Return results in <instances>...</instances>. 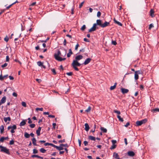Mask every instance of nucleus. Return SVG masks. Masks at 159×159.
Masks as SVG:
<instances>
[{"label": "nucleus", "mask_w": 159, "mask_h": 159, "mask_svg": "<svg viewBox=\"0 0 159 159\" xmlns=\"http://www.w3.org/2000/svg\"><path fill=\"white\" fill-rule=\"evenodd\" d=\"M60 55L61 57H63V55L61 54L60 51L58 50L57 52L54 54V57L56 60L59 61L65 60L66 59L65 58H62L59 56Z\"/></svg>", "instance_id": "obj_1"}, {"label": "nucleus", "mask_w": 159, "mask_h": 159, "mask_svg": "<svg viewBox=\"0 0 159 159\" xmlns=\"http://www.w3.org/2000/svg\"><path fill=\"white\" fill-rule=\"evenodd\" d=\"M0 148H1L0 151L1 152L5 153L8 155L10 154L9 149L7 148L6 147L2 145H0Z\"/></svg>", "instance_id": "obj_2"}, {"label": "nucleus", "mask_w": 159, "mask_h": 159, "mask_svg": "<svg viewBox=\"0 0 159 159\" xmlns=\"http://www.w3.org/2000/svg\"><path fill=\"white\" fill-rule=\"evenodd\" d=\"M147 121V120L146 119H145L140 121H137L136 122V124L137 126H140L145 123Z\"/></svg>", "instance_id": "obj_3"}, {"label": "nucleus", "mask_w": 159, "mask_h": 159, "mask_svg": "<svg viewBox=\"0 0 159 159\" xmlns=\"http://www.w3.org/2000/svg\"><path fill=\"white\" fill-rule=\"evenodd\" d=\"M72 66H80L81 65V64L79 63L78 61L74 60L73 62L71 64Z\"/></svg>", "instance_id": "obj_4"}, {"label": "nucleus", "mask_w": 159, "mask_h": 159, "mask_svg": "<svg viewBox=\"0 0 159 159\" xmlns=\"http://www.w3.org/2000/svg\"><path fill=\"white\" fill-rule=\"evenodd\" d=\"M96 28V24H94L93 27L89 30V32H90L95 31Z\"/></svg>", "instance_id": "obj_5"}, {"label": "nucleus", "mask_w": 159, "mask_h": 159, "mask_svg": "<svg viewBox=\"0 0 159 159\" xmlns=\"http://www.w3.org/2000/svg\"><path fill=\"white\" fill-rule=\"evenodd\" d=\"M109 25L110 23L109 22H107L106 21L104 23L102 24V25L101 26V27L102 28H104L107 26Z\"/></svg>", "instance_id": "obj_6"}, {"label": "nucleus", "mask_w": 159, "mask_h": 159, "mask_svg": "<svg viewBox=\"0 0 159 159\" xmlns=\"http://www.w3.org/2000/svg\"><path fill=\"white\" fill-rule=\"evenodd\" d=\"M121 92L123 94H125L128 93L129 92V90L123 88L121 89Z\"/></svg>", "instance_id": "obj_7"}, {"label": "nucleus", "mask_w": 159, "mask_h": 159, "mask_svg": "<svg viewBox=\"0 0 159 159\" xmlns=\"http://www.w3.org/2000/svg\"><path fill=\"white\" fill-rule=\"evenodd\" d=\"M83 58V56L81 55H79L75 57V60L78 61L81 59H82Z\"/></svg>", "instance_id": "obj_8"}, {"label": "nucleus", "mask_w": 159, "mask_h": 159, "mask_svg": "<svg viewBox=\"0 0 159 159\" xmlns=\"http://www.w3.org/2000/svg\"><path fill=\"white\" fill-rule=\"evenodd\" d=\"M127 153L128 156L130 157H133L135 155L134 152L132 151H129Z\"/></svg>", "instance_id": "obj_9"}, {"label": "nucleus", "mask_w": 159, "mask_h": 159, "mask_svg": "<svg viewBox=\"0 0 159 159\" xmlns=\"http://www.w3.org/2000/svg\"><path fill=\"white\" fill-rule=\"evenodd\" d=\"M91 60V59L90 58H87L85 61H84V64L85 65H87L90 62Z\"/></svg>", "instance_id": "obj_10"}, {"label": "nucleus", "mask_w": 159, "mask_h": 159, "mask_svg": "<svg viewBox=\"0 0 159 159\" xmlns=\"http://www.w3.org/2000/svg\"><path fill=\"white\" fill-rule=\"evenodd\" d=\"M16 129V125H13L12 126H9L7 127V129L9 130L11 129Z\"/></svg>", "instance_id": "obj_11"}, {"label": "nucleus", "mask_w": 159, "mask_h": 159, "mask_svg": "<svg viewBox=\"0 0 159 159\" xmlns=\"http://www.w3.org/2000/svg\"><path fill=\"white\" fill-rule=\"evenodd\" d=\"M41 127H39L36 131V133L38 136H39L40 134V131L41 130Z\"/></svg>", "instance_id": "obj_12"}, {"label": "nucleus", "mask_w": 159, "mask_h": 159, "mask_svg": "<svg viewBox=\"0 0 159 159\" xmlns=\"http://www.w3.org/2000/svg\"><path fill=\"white\" fill-rule=\"evenodd\" d=\"M84 126L85 127V130L86 131H88L89 129V127L88 124L87 123H86L84 124Z\"/></svg>", "instance_id": "obj_13"}, {"label": "nucleus", "mask_w": 159, "mask_h": 159, "mask_svg": "<svg viewBox=\"0 0 159 159\" xmlns=\"http://www.w3.org/2000/svg\"><path fill=\"white\" fill-rule=\"evenodd\" d=\"M154 11L153 9H151L150 11V15L152 17H153L154 16Z\"/></svg>", "instance_id": "obj_14"}, {"label": "nucleus", "mask_w": 159, "mask_h": 159, "mask_svg": "<svg viewBox=\"0 0 159 159\" xmlns=\"http://www.w3.org/2000/svg\"><path fill=\"white\" fill-rule=\"evenodd\" d=\"M113 20L115 23H116V24H117L118 25L122 26V24L120 22L117 21L116 20V19L114 18L113 19Z\"/></svg>", "instance_id": "obj_15"}, {"label": "nucleus", "mask_w": 159, "mask_h": 159, "mask_svg": "<svg viewBox=\"0 0 159 159\" xmlns=\"http://www.w3.org/2000/svg\"><path fill=\"white\" fill-rule=\"evenodd\" d=\"M71 49H70L69 50V52L67 54V56L68 57H69L71 54H73Z\"/></svg>", "instance_id": "obj_16"}, {"label": "nucleus", "mask_w": 159, "mask_h": 159, "mask_svg": "<svg viewBox=\"0 0 159 159\" xmlns=\"http://www.w3.org/2000/svg\"><path fill=\"white\" fill-rule=\"evenodd\" d=\"M95 24H96V25H98L100 26L101 27V26L102 25V23H101V20L100 19L97 20H96V23Z\"/></svg>", "instance_id": "obj_17"}, {"label": "nucleus", "mask_w": 159, "mask_h": 159, "mask_svg": "<svg viewBox=\"0 0 159 159\" xmlns=\"http://www.w3.org/2000/svg\"><path fill=\"white\" fill-rule=\"evenodd\" d=\"M32 143L34 145L38 146V145H37L36 143V140L35 138H32Z\"/></svg>", "instance_id": "obj_18"}, {"label": "nucleus", "mask_w": 159, "mask_h": 159, "mask_svg": "<svg viewBox=\"0 0 159 159\" xmlns=\"http://www.w3.org/2000/svg\"><path fill=\"white\" fill-rule=\"evenodd\" d=\"M7 98L6 96H4L2 97L1 100V102L2 103H4L6 101Z\"/></svg>", "instance_id": "obj_19"}, {"label": "nucleus", "mask_w": 159, "mask_h": 159, "mask_svg": "<svg viewBox=\"0 0 159 159\" xmlns=\"http://www.w3.org/2000/svg\"><path fill=\"white\" fill-rule=\"evenodd\" d=\"M0 133L2 134L3 133L4 130V127L3 125H2L0 126Z\"/></svg>", "instance_id": "obj_20"}, {"label": "nucleus", "mask_w": 159, "mask_h": 159, "mask_svg": "<svg viewBox=\"0 0 159 159\" xmlns=\"http://www.w3.org/2000/svg\"><path fill=\"white\" fill-rule=\"evenodd\" d=\"M88 139H89L95 141L96 140V138L95 137H94L90 135L88 136Z\"/></svg>", "instance_id": "obj_21"}, {"label": "nucleus", "mask_w": 159, "mask_h": 159, "mask_svg": "<svg viewBox=\"0 0 159 159\" xmlns=\"http://www.w3.org/2000/svg\"><path fill=\"white\" fill-rule=\"evenodd\" d=\"M25 124V120H23L20 123V126H22L24 125Z\"/></svg>", "instance_id": "obj_22"}, {"label": "nucleus", "mask_w": 159, "mask_h": 159, "mask_svg": "<svg viewBox=\"0 0 159 159\" xmlns=\"http://www.w3.org/2000/svg\"><path fill=\"white\" fill-rule=\"evenodd\" d=\"M24 136L26 138H29L30 137V135L27 133L25 132L24 133Z\"/></svg>", "instance_id": "obj_23"}, {"label": "nucleus", "mask_w": 159, "mask_h": 159, "mask_svg": "<svg viewBox=\"0 0 159 159\" xmlns=\"http://www.w3.org/2000/svg\"><path fill=\"white\" fill-rule=\"evenodd\" d=\"M11 120V118L9 117L4 118V121L5 122H6L7 121V120L10 121Z\"/></svg>", "instance_id": "obj_24"}, {"label": "nucleus", "mask_w": 159, "mask_h": 159, "mask_svg": "<svg viewBox=\"0 0 159 159\" xmlns=\"http://www.w3.org/2000/svg\"><path fill=\"white\" fill-rule=\"evenodd\" d=\"M116 84H117V83H115L113 86H111L110 88V90H112L114 89L116 87Z\"/></svg>", "instance_id": "obj_25"}, {"label": "nucleus", "mask_w": 159, "mask_h": 159, "mask_svg": "<svg viewBox=\"0 0 159 159\" xmlns=\"http://www.w3.org/2000/svg\"><path fill=\"white\" fill-rule=\"evenodd\" d=\"M56 148L58 150H59V151H61V150H62L64 149V148H63V147L61 146H57Z\"/></svg>", "instance_id": "obj_26"}, {"label": "nucleus", "mask_w": 159, "mask_h": 159, "mask_svg": "<svg viewBox=\"0 0 159 159\" xmlns=\"http://www.w3.org/2000/svg\"><path fill=\"white\" fill-rule=\"evenodd\" d=\"M100 129L104 133H106L107 132V129L103 127H101Z\"/></svg>", "instance_id": "obj_27"}, {"label": "nucleus", "mask_w": 159, "mask_h": 159, "mask_svg": "<svg viewBox=\"0 0 159 159\" xmlns=\"http://www.w3.org/2000/svg\"><path fill=\"white\" fill-rule=\"evenodd\" d=\"M113 157L115 158H117L119 157V155L118 154L115 152H114L113 154Z\"/></svg>", "instance_id": "obj_28"}, {"label": "nucleus", "mask_w": 159, "mask_h": 159, "mask_svg": "<svg viewBox=\"0 0 159 159\" xmlns=\"http://www.w3.org/2000/svg\"><path fill=\"white\" fill-rule=\"evenodd\" d=\"M117 117L119 121L121 122H123L124 121L122 118L121 117V116L119 115L117 116Z\"/></svg>", "instance_id": "obj_29"}, {"label": "nucleus", "mask_w": 159, "mask_h": 159, "mask_svg": "<svg viewBox=\"0 0 159 159\" xmlns=\"http://www.w3.org/2000/svg\"><path fill=\"white\" fill-rule=\"evenodd\" d=\"M40 151L43 153H44L46 152V150L43 148H42L39 150Z\"/></svg>", "instance_id": "obj_30"}, {"label": "nucleus", "mask_w": 159, "mask_h": 159, "mask_svg": "<svg viewBox=\"0 0 159 159\" xmlns=\"http://www.w3.org/2000/svg\"><path fill=\"white\" fill-rule=\"evenodd\" d=\"M37 65L39 66H41L43 65V63L41 61H39L37 62Z\"/></svg>", "instance_id": "obj_31"}, {"label": "nucleus", "mask_w": 159, "mask_h": 159, "mask_svg": "<svg viewBox=\"0 0 159 159\" xmlns=\"http://www.w3.org/2000/svg\"><path fill=\"white\" fill-rule=\"evenodd\" d=\"M134 79L135 80H137L139 79V75L137 74H136L135 73L134 74Z\"/></svg>", "instance_id": "obj_32"}, {"label": "nucleus", "mask_w": 159, "mask_h": 159, "mask_svg": "<svg viewBox=\"0 0 159 159\" xmlns=\"http://www.w3.org/2000/svg\"><path fill=\"white\" fill-rule=\"evenodd\" d=\"M91 110V107L90 106H89L88 108L85 110V111L86 112H89L90 111V110Z\"/></svg>", "instance_id": "obj_33"}, {"label": "nucleus", "mask_w": 159, "mask_h": 159, "mask_svg": "<svg viewBox=\"0 0 159 159\" xmlns=\"http://www.w3.org/2000/svg\"><path fill=\"white\" fill-rule=\"evenodd\" d=\"M86 28V26L85 25H83V26L81 27L80 29V30L82 31H84Z\"/></svg>", "instance_id": "obj_34"}, {"label": "nucleus", "mask_w": 159, "mask_h": 159, "mask_svg": "<svg viewBox=\"0 0 159 159\" xmlns=\"http://www.w3.org/2000/svg\"><path fill=\"white\" fill-rule=\"evenodd\" d=\"M114 113H117L118 115H120V111H117V110H114Z\"/></svg>", "instance_id": "obj_35"}, {"label": "nucleus", "mask_w": 159, "mask_h": 159, "mask_svg": "<svg viewBox=\"0 0 159 159\" xmlns=\"http://www.w3.org/2000/svg\"><path fill=\"white\" fill-rule=\"evenodd\" d=\"M154 27L153 25L152 24H150L149 26L148 29L151 30V29Z\"/></svg>", "instance_id": "obj_36"}, {"label": "nucleus", "mask_w": 159, "mask_h": 159, "mask_svg": "<svg viewBox=\"0 0 159 159\" xmlns=\"http://www.w3.org/2000/svg\"><path fill=\"white\" fill-rule=\"evenodd\" d=\"M116 145L115 144H112L111 147L110 148L111 149H112L116 148Z\"/></svg>", "instance_id": "obj_37"}, {"label": "nucleus", "mask_w": 159, "mask_h": 159, "mask_svg": "<svg viewBox=\"0 0 159 159\" xmlns=\"http://www.w3.org/2000/svg\"><path fill=\"white\" fill-rule=\"evenodd\" d=\"M14 141L13 140H12L11 141H10L9 144L10 145H12L14 144Z\"/></svg>", "instance_id": "obj_38"}, {"label": "nucleus", "mask_w": 159, "mask_h": 159, "mask_svg": "<svg viewBox=\"0 0 159 159\" xmlns=\"http://www.w3.org/2000/svg\"><path fill=\"white\" fill-rule=\"evenodd\" d=\"M51 70L53 75H55L56 74V72L54 69H52Z\"/></svg>", "instance_id": "obj_39"}, {"label": "nucleus", "mask_w": 159, "mask_h": 159, "mask_svg": "<svg viewBox=\"0 0 159 159\" xmlns=\"http://www.w3.org/2000/svg\"><path fill=\"white\" fill-rule=\"evenodd\" d=\"M43 108H36V111L39 110L40 111H43Z\"/></svg>", "instance_id": "obj_40"}, {"label": "nucleus", "mask_w": 159, "mask_h": 159, "mask_svg": "<svg viewBox=\"0 0 159 159\" xmlns=\"http://www.w3.org/2000/svg\"><path fill=\"white\" fill-rule=\"evenodd\" d=\"M29 126L31 128H34L35 126V125L34 124H30L29 125Z\"/></svg>", "instance_id": "obj_41"}, {"label": "nucleus", "mask_w": 159, "mask_h": 159, "mask_svg": "<svg viewBox=\"0 0 159 159\" xmlns=\"http://www.w3.org/2000/svg\"><path fill=\"white\" fill-rule=\"evenodd\" d=\"M101 15V13L100 11H98V12L97 13V16L98 17H99Z\"/></svg>", "instance_id": "obj_42"}, {"label": "nucleus", "mask_w": 159, "mask_h": 159, "mask_svg": "<svg viewBox=\"0 0 159 159\" xmlns=\"http://www.w3.org/2000/svg\"><path fill=\"white\" fill-rule=\"evenodd\" d=\"M38 152V151L35 149H34L33 150V153L34 154L37 153Z\"/></svg>", "instance_id": "obj_43"}, {"label": "nucleus", "mask_w": 159, "mask_h": 159, "mask_svg": "<svg viewBox=\"0 0 159 159\" xmlns=\"http://www.w3.org/2000/svg\"><path fill=\"white\" fill-rule=\"evenodd\" d=\"M21 104L22 106L24 107H26V103L24 102H21Z\"/></svg>", "instance_id": "obj_44"}, {"label": "nucleus", "mask_w": 159, "mask_h": 159, "mask_svg": "<svg viewBox=\"0 0 159 159\" xmlns=\"http://www.w3.org/2000/svg\"><path fill=\"white\" fill-rule=\"evenodd\" d=\"M7 65V63H5L4 64L2 65L1 66V67L2 68H4V67H6Z\"/></svg>", "instance_id": "obj_45"}, {"label": "nucleus", "mask_w": 159, "mask_h": 159, "mask_svg": "<svg viewBox=\"0 0 159 159\" xmlns=\"http://www.w3.org/2000/svg\"><path fill=\"white\" fill-rule=\"evenodd\" d=\"M66 74L69 75V76H71L73 74V73L72 72H67L66 73Z\"/></svg>", "instance_id": "obj_46"}, {"label": "nucleus", "mask_w": 159, "mask_h": 159, "mask_svg": "<svg viewBox=\"0 0 159 159\" xmlns=\"http://www.w3.org/2000/svg\"><path fill=\"white\" fill-rule=\"evenodd\" d=\"M135 73L138 75L141 74V71L139 70L135 71Z\"/></svg>", "instance_id": "obj_47"}, {"label": "nucleus", "mask_w": 159, "mask_h": 159, "mask_svg": "<svg viewBox=\"0 0 159 159\" xmlns=\"http://www.w3.org/2000/svg\"><path fill=\"white\" fill-rule=\"evenodd\" d=\"M4 140V137H2L0 139V141L1 142H3Z\"/></svg>", "instance_id": "obj_48"}, {"label": "nucleus", "mask_w": 159, "mask_h": 159, "mask_svg": "<svg viewBox=\"0 0 159 159\" xmlns=\"http://www.w3.org/2000/svg\"><path fill=\"white\" fill-rule=\"evenodd\" d=\"M14 4H15V2H14V3H12V4H11L9 6L7 7H6V9H9Z\"/></svg>", "instance_id": "obj_49"}, {"label": "nucleus", "mask_w": 159, "mask_h": 159, "mask_svg": "<svg viewBox=\"0 0 159 159\" xmlns=\"http://www.w3.org/2000/svg\"><path fill=\"white\" fill-rule=\"evenodd\" d=\"M9 39L8 37L7 36L4 38V40L6 41V42H8V41Z\"/></svg>", "instance_id": "obj_50"}, {"label": "nucleus", "mask_w": 159, "mask_h": 159, "mask_svg": "<svg viewBox=\"0 0 159 159\" xmlns=\"http://www.w3.org/2000/svg\"><path fill=\"white\" fill-rule=\"evenodd\" d=\"M111 43L112 44L114 45H116L117 44V43L115 41L112 40Z\"/></svg>", "instance_id": "obj_51"}, {"label": "nucleus", "mask_w": 159, "mask_h": 159, "mask_svg": "<svg viewBox=\"0 0 159 159\" xmlns=\"http://www.w3.org/2000/svg\"><path fill=\"white\" fill-rule=\"evenodd\" d=\"M65 141V139H63V140H61L58 141L59 143H62L63 142H64Z\"/></svg>", "instance_id": "obj_52"}, {"label": "nucleus", "mask_w": 159, "mask_h": 159, "mask_svg": "<svg viewBox=\"0 0 159 159\" xmlns=\"http://www.w3.org/2000/svg\"><path fill=\"white\" fill-rule=\"evenodd\" d=\"M39 155H31V157L33 158L37 157L38 158Z\"/></svg>", "instance_id": "obj_53"}, {"label": "nucleus", "mask_w": 159, "mask_h": 159, "mask_svg": "<svg viewBox=\"0 0 159 159\" xmlns=\"http://www.w3.org/2000/svg\"><path fill=\"white\" fill-rule=\"evenodd\" d=\"M28 123L29 124H30L31 123H32V121L31 120L30 118H29L28 119Z\"/></svg>", "instance_id": "obj_54"}, {"label": "nucleus", "mask_w": 159, "mask_h": 159, "mask_svg": "<svg viewBox=\"0 0 159 159\" xmlns=\"http://www.w3.org/2000/svg\"><path fill=\"white\" fill-rule=\"evenodd\" d=\"M50 145V146H52L55 148H56V147H57V146H56L54 144H53L52 143H50V145Z\"/></svg>", "instance_id": "obj_55"}, {"label": "nucleus", "mask_w": 159, "mask_h": 159, "mask_svg": "<svg viewBox=\"0 0 159 159\" xmlns=\"http://www.w3.org/2000/svg\"><path fill=\"white\" fill-rule=\"evenodd\" d=\"M79 44L77 43L75 46V50H77L78 49V47H79Z\"/></svg>", "instance_id": "obj_56"}, {"label": "nucleus", "mask_w": 159, "mask_h": 159, "mask_svg": "<svg viewBox=\"0 0 159 159\" xmlns=\"http://www.w3.org/2000/svg\"><path fill=\"white\" fill-rule=\"evenodd\" d=\"M4 79L3 78V76H2V75H0V80H3Z\"/></svg>", "instance_id": "obj_57"}, {"label": "nucleus", "mask_w": 159, "mask_h": 159, "mask_svg": "<svg viewBox=\"0 0 159 159\" xmlns=\"http://www.w3.org/2000/svg\"><path fill=\"white\" fill-rule=\"evenodd\" d=\"M84 1H83V2H81V3L80 4V5H79V7L80 8L82 7V6H83V4H84Z\"/></svg>", "instance_id": "obj_58"}, {"label": "nucleus", "mask_w": 159, "mask_h": 159, "mask_svg": "<svg viewBox=\"0 0 159 159\" xmlns=\"http://www.w3.org/2000/svg\"><path fill=\"white\" fill-rule=\"evenodd\" d=\"M153 111H155L159 112V108H156L153 109Z\"/></svg>", "instance_id": "obj_59"}, {"label": "nucleus", "mask_w": 159, "mask_h": 159, "mask_svg": "<svg viewBox=\"0 0 159 159\" xmlns=\"http://www.w3.org/2000/svg\"><path fill=\"white\" fill-rule=\"evenodd\" d=\"M84 41H85L86 42H89V40L86 38H84Z\"/></svg>", "instance_id": "obj_60"}, {"label": "nucleus", "mask_w": 159, "mask_h": 159, "mask_svg": "<svg viewBox=\"0 0 159 159\" xmlns=\"http://www.w3.org/2000/svg\"><path fill=\"white\" fill-rule=\"evenodd\" d=\"M12 95L15 97H17V94L16 93L14 92L12 93Z\"/></svg>", "instance_id": "obj_61"}, {"label": "nucleus", "mask_w": 159, "mask_h": 159, "mask_svg": "<svg viewBox=\"0 0 159 159\" xmlns=\"http://www.w3.org/2000/svg\"><path fill=\"white\" fill-rule=\"evenodd\" d=\"M9 57L8 56H7L6 57V61H9Z\"/></svg>", "instance_id": "obj_62"}, {"label": "nucleus", "mask_w": 159, "mask_h": 159, "mask_svg": "<svg viewBox=\"0 0 159 159\" xmlns=\"http://www.w3.org/2000/svg\"><path fill=\"white\" fill-rule=\"evenodd\" d=\"M84 143L85 146H86L88 144V142L86 141H85L84 142Z\"/></svg>", "instance_id": "obj_63"}, {"label": "nucleus", "mask_w": 159, "mask_h": 159, "mask_svg": "<svg viewBox=\"0 0 159 159\" xmlns=\"http://www.w3.org/2000/svg\"><path fill=\"white\" fill-rule=\"evenodd\" d=\"M130 124V123L129 122H128L125 125V127H127L128 125H129Z\"/></svg>", "instance_id": "obj_64"}]
</instances>
